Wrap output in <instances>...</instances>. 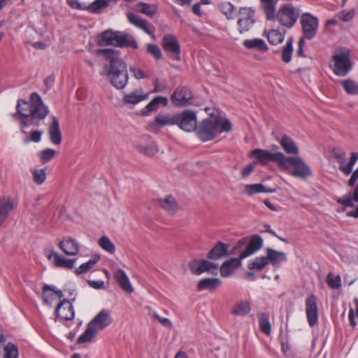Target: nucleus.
<instances>
[{"label":"nucleus","mask_w":358,"mask_h":358,"mask_svg":"<svg viewBox=\"0 0 358 358\" xmlns=\"http://www.w3.org/2000/svg\"><path fill=\"white\" fill-rule=\"evenodd\" d=\"M17 113L13 114L15 120H20L21 131L27 134L26 128L38 126V121L43 120L48 113V107L43 103L41 97L36 93L30 95V101L22 99L17 101Z\"/></svg>","instance_id":"nucleus-1"},{"label":"nucleus","mask_w":358,"mask_h":358,"mask_svg":"<svg viewBox=\"0 0 358 358\" xmlns=\"http://www.w3.org/2000/svg\"><path fill=\"white\" fill-rule=\"evenodd\" d=\"M263 246V239L259 235H253L249 242L240 240L233 248L232 254L238 258H231L224 262L220 266V275L223 278L230 276L241 265V260L253 255Z\"/></svg>","instance_id":"nucleus-2"},{"label":"nucleus","mask_w":358,"mask_h":358,"mask_svg":"<svg viewBox=\"0 0 358 358\" xmlns=\"http://www.w3.org/2000/svg\"><path fill=\"white\" fill-rule=\"evenodd\" d=\"M99 52L106 56L110 60V64L106 65L103 70L110 84L116 89H124L129 80L127 65L124 62L113 49H103Z\"/></svg>","instance_id":"nucleus-3"},{"label":"nucleus","mask_w":358,"mask_h":358,"mask_svg":"<svg viewBox=\"0 0 358 358\" xmlns=\"http://www.w3.org/2000/svg\"><path fill=\"white\" fill-rule=\"evenodd\" d=\"M231 129L230 121L224 117H215L206 119L196 128V134L203 141L212 140L222 132H228Z\"/></svg>","instance_id":"nucleus-4"},{"label":"nucleus","mask_w":358,"mask_h":358,"mask_svg":"<svg viewBox=\"0 0 358 358\" xmlns=\"http://www.w3.org/2000/svg\"><path fill=\"white\" fill-rule=\"evenodd\" d=\"M278 167L289 175L300 179L312 176L310 166L299 156H287L282 154Z\"/></svg>","instance_id":"nucleus-5"},{"label":"nucleus","mask_w":358,"mask_h":358,"mask_svg":"<svg viewBox=\"0 0 358 358\" xmlns=\"http://www.w3.org/2000/svg\"><path fill=\"white\" fill-rule=\"evenodd\" d=\"M113 322L110 313L107 310H101L94 319L88 324L85 332L78 338V343H84L92 341L99 331L103 330Z\"/></svg>","instance_id":"nucleus-6"},{"label":"nucleus","mask_w":358,"mask_h":358,"mask_svg":"<svg viewBox=\"0 0 358 358\" xmlns=\"http://www.w3.org/2000/svg\"><path fill=\"white\" fill-rule=\"evenodd\" d=\"M334 62L333 71L338 76H345L351 69L349 51L346 49L338 50L333 56Z\"/></svg>","instance_id":"nucleus-7"},{"label":"nucleus","mask_w":358,"mask_h":358,"mask_svg":"<svg viewBox=\"0 0 358 358\" xmlns=\"http://www.w3.org/2000/svg\"><path fill=\"white\" fill-rule=\"evenodd\" d=\"M45 257L56 267L71 269L75 267L76 260L67 259L55 251L52 245H48L43 250Z\"/></svg>","instance_id":"nucleus-8"},{"label":"nucleus","mask_w":358,"mask_h":358,"mask_svg":"<svg viewBox=\"0 0 358 358\" xmlns=\"http://www.w3.org/2000/svg\"><path fill=\"white\" fill-rule=\"evenodd\" d=\"M176 124L180 129L190 132L196 130V113L189 110H185L181 113L175 114Z\"/></svg>","instance_id":"nucleus-9"},{"label":"nucleus","mask_w":358,"mask_h":358,"mask_svg":"<svg viewBox=\"0 0 358 358\" xmlns=\"http://www.w3.org/2000/svg\"><path fill=\"white\" fill-rule=\"evenodd\" d=\"M300 22L303 35L302 38L308 40L313 39L318 29L317 17L309 13H306L301 15Z\"/></svg>","instance_id":"nucleus-10"},{"label":"nucleus","mask_w":358,"mask_h":358,"mask_svg":"<svg viewBox=\"0 0 358 358\" xmlns=\"http://www.w3.org/2000/svg\"><path fill=\"white\" fill-rule=\"evenodd\" d=\"M255 23V10L251 8H241L239 10V18L237 22L240 34L249 31Z\"/></svg>","instance_id":"nucleus-11"},{"label":"nucleus","mask_w":358,"mask_h":358,"mask_svg":"<svg viewBox=\"0 0 358 358\" xmlns=\"http://www.w3.org/2000/svg\"><path fill=\"white\" fill-rule=\"evenodd\" d=\"M162 47L171 59L176 61L180 60V45L175 36L165 35L162 41Z\"/></svg>","instance_id":"nucleus-12"},{"label":"nucleus","mask_w":358,"mask_h":358,"mask_svg":"<svg viewBox=\"0 0 358 358\" xmlns=\"http://www.w3.org/2000/svg\"><path fill=\"white\" fill-rule=\"evenodd\" d=\"M56 320L60 322L72 320L75 317L72 301L67 299L60 301L55 310Z\"/></svg>","instance_id":"nucleus-13"},{"label":"nucleus","mask_w":358,"mask_h":358,"mask_svg":"<svg viewBox=\"0 0 358 358\" xmlns=\"http://www.w3.org/2000/svg\"><path fill=\"white\" fill-rule=\"evenodd\" d=\"M334 157L339 164L338 169L345 176H349L358 160V152H352L348 162H347L345 154L343 152H335Z\"/></svg>","instance_id":"nucleus-14"},{"label":"nucleus","mask_w":358,"mask_h":358,"mask_svg":"<svg viewBox=\"0 0 358 358\" xmlns=\"http://www.w3.org/2000/svg\"><path fill=\"white\" fill-rule=\"evenodd\" d=\"M282 154V152H271L263 149H255L251 152V155L257 159V162L265 165L270 162H273L278 166H279Z\"/></svg>","instance_id":"nucleus-15"},{"label":"nucleus","mask_w":358,"mask_h":358,"mask_svg":"<svg viewBox=\"0 0 358 358\" xmlns=\"http://www.w3.org/2000/svg\"><path fill=\"white\" fill-rule=\"evenodd\" d=\"M306 315L310 327H314L318 322V307L316 296L311 294L305 300Z\"/></svg>","instance_id":"nucleus-16"},{"label":"nucleus","mask_w":358,"mask_h":358,"mask_svg":"<svg viewBox=\"0 0 358 358\" xmlns=\"http://www.w3.org/2000/svg\"><path fill=\"white\" fill-rule=\"evenodd\" d=\"M218 264L206 259H194L189 263V268L194 275H199L205 272L216 270Z\"/></svg>","instance_id":"nucleus-17"},{"label":"nucleus","mask_w":358,"mask_h":358,"mask_svg":"<svg viewBox=\"0 0 358 358\" xmlns=\"http://www.w3.org/2000/svg\"><path fill=\"white\" fill-rule=\"evenodd\" d=\"M17 203L8 196H0V227L12 214Z\"/></svg>","instance_id":"nucleus-18"},{"label":"nucleus","mask_w":358,"mask_h":358,"mask_svg":"<svg viewBox=\"0 0 358 358\" xmlns=\"http://www.w3.org/2000/svg\"><path fill=\"white\" fill-rule=\"evenodd\" d=\"M193 99L192 92L185 87L178 88L171 96L172 103L177 106H185L192 103Z\"/></svg>","instance_id":"nucleus-19"},{"label":"nucleus","mask_w":358,"mask_h":358,"mask_svg":"<svg viewBox=\"0 0 358 358\" xmlns=\"http://www.w3.org/2000/svg\"><path fill=\"white\" fill-rule=\"evenodd\" d=\"M175 115L173 116L167 115H158L148 124V129L153 132H158L162 127L166 126L175 125Z\"/></svg>","instance_id":"nucleus-20"},{"label":"nucleus","mask_w":358,"mask_h":358,"mask_svg":"<svg viewBox=\"0 0 358 358\" xmlns=\"http://www.w3.org/2000/svg\"><path fill=\"white\" fill-rule=\"evenodd\" d=\"M43 299L44 303L51 306L55 302L62 301L63 292L52 285H45L43 289Z\"/></svg>","instance_id":"nucleus-21"},{"label":"nucleus","mask_w":358,"mask_h":358,"mask_svg":"<svg viewBox=\"0 0 358 358\" xmlns=\"http://www.w3.org/2000/svg\"><path fill=\"white\" fill-rule=\"evenodd\" d=\"M61 250L68 256H75L80 251V244L71 236L64 237L58 245Z\"/></svg>","instance_id":"nucleus-22"},{"label":"nucleus","mask_w":358,"mask_h":358,"mask_svg":"<svg viewBox=\"0 0 358 358\" xmlns=\"http://www.w3.org/2000/svg\"><path fill=\"white\" fill-rule=\"evenodd\" d=\"M284 152L287 155L297 156L299 153V148L296 142L289 136L283 135L277 139Z\"/></svg>","instance_id":"nucleus-23"},{"label":"nucleus","mask_w":358,"mask_h":358,"mask_svg":"<svg viewBox=\"0 0 358 358\" xmlns=\"http://www.w3.org/2000/svg\"><path fill=\"white\" fill-rule=\"evenodd\" d=\"M149 94L142 89L138 88L126 94L123 97V102L127 104L136 105L148 99Z\"/></svg>","instance_id":"nucleus-24"},{"label":"nucleus","mask_w":358,"mask_h":358,"mask_svg":"<svg viewBox=\"0 0 358 358\" xmlns=\"http://www.w3.org/2000/svg\"><path fill=\"white\" fill-rule=\"evenodd\" d=\"M114 278L122 290L128 294L134 292V287L124 270L118 268L114 273Z\"/></svg>","instance_id":"nucleus-25"},{"label":"nucleus","mask_w":358,"mask_h":358,"mask_svg":"<svg viewBox=\"0 0 358 358\" xmlns=\"http://www.w3.org/2000/svg\"><path fill=\"white\" fill-rule=\"evenodd\" d=\"M48 134L51 143L55 145H60L62 143V133L57 119L52 117V122L48 127Z\"/></svg>","instance_id":"nucleus-26"},{"label":"nucleus","mask_w":358,"mask_h":358,"mask_svg":"<svg viewBox=\"0 0 358 358\" xmlns=\"http://www.w3.org/2000/svg\"><path fill=\"white\" fill-rule=\"evenodd\" d=\"M118 31L107 30L101 34L98 37V43L101 46H117Z\"/></svg>","instance_id":"nucleus-27"},{"label":"nucleus","mask_w":358,"mask_h":358,"mask_svg":"<svg viewBox=\"0 0 358 358\" xmlns=\"http://www.w3.org/2000/svg\"><path fill=\"white\" fill-rule=\"evenodd\" d=\"M159 205L167 213L174 214L179 210V206L175 198L169 195L158 199Z\"/></svg>","instance_id":"nucleus-28"},{"label":"nucleus","mask_w":358,"mask_h":358,"mask_svg":"<svg viewBox=\"0 0 358 358\" xmlns=\"http://www.w3.org/2000/svg\"><path fill=\"white\" fill-rule=\"evenodd\" d=\"M266 251L268 263H271L273 266L279 265L287 260V254L284 252L277 251L271 248H267Z\"/></svg>","instance_id":"nucleus-29"},{"label":"nucleus","mask_w":358,"mask_h":358,"mask_svg":"<svg viewBox=\"0 0 358 358\" xmlns=\"http://www.w3.org/2000/svg\"><path fill=\"white\" fill-rule=\"evenodd\" d=\"M137 149L141 153L148 157H153L159 152L157 145L151 140H142L137 145Z\"/></svg>","instance_id":"nucleus-30"},{"label":"nucleus","mask_w":358,"mask_h":358,"mask_svg":"<svg viewBox=\"0 0 358 358\" xmlns=\"http://www.w3.org/2000/svg\"><path fill=\"white\" fill-rule=\"evenodd\" d=\"M243 46L248 50H257L260 52H266L268 50V47L266 42L258 38L246 39L243 42Z\"/></svg>","instance_id":"nucleus-31"},{"label":"nucleus","mask_w":358,"mask_h":358,"mask_svg":"<svg viewBox=\"0 0 358 358\" xmlns=\"http://www.w3.org/2000/svg\"><path fill=\"white\" fill-rule=\"evenodd\" d=\"M228 245L221 241H219L210 250L207 257L210 259L217 260L225 257L227 254Z\"/></svg>","instance_id":"nucleus-32"},{"label":"nucleus","mask_w":358,"mask_h":358,"mask_svg":"<svg viewBox=\"0 0 358 358\" xmlns=\"http://www.w3.org/2000/svg\"><path fill=\"white\" fill-rule=\"evenodd\" d=\"M250 310L251 306L250 302L247 300H240L233 306L231 313L234 315L243 317L248 315Z\"/></svg>","instance_id":"nucleus-33"},{"label":"nucleus","mask_w":358,"mask_h":358,"mask_svg":"<svg viewBox=\"0 0 358 358\" xmlns=\"http://www.w3.org/2000/svg\"><path fill=\"white\" fill-rule=\"evenodd\" d=\"M127 18L129 22L134 26L142 29L146 34L152 35L154 37L152 31H151L148 27L147 22L140 16L137 15L134 13L127 14Z\"/></svg>","instance_id":"nucleus-34"},{"label":"nucleus","mask_w":358,"mask_h":358,"mask_svg":"<svg viewBox=\"0 0 358 358\" xmlns=\"http://www.w3.org/2000/svg\"><path fill=\"white\" fill-rule=\"evenodd\" d=\"M222 284V281L217 278H206L201 279L198 285L197 288L199 290L209 289L210 291H215Z\"/></svg>","instance_id":"nucleus-35"},{"label":"nucleus","mask_w":358,"mask_h":358,"mask_svg":"<svg viewBox=\"0 0 358 358\" xmlns=\"http://www.w3.org/2000/svg\"><path fill=\"white\" fill-rule=\"evenodd\" d=\"M285 31H280L278 29H271L269 31H264V36L267 37L270 44L276 45L281 43L285 38Z\"/></svg>","instance_id":"nucleus-36"},{"label":"nucleus","mask_w":358,"mask_h":358,"mask_svg":"<svg viewBox=\"0 0 358 358\" xmlns=\"http://www.w3.org/2000/svg\"><path fill=\"white\" fill-rule=\"evenodd\" d=\"M117 46H130L136 49L138 48V43L133 36L129 34L118 31Z\"/></svg>","instance_id":"nucleus-37"},{"label":"nucleus","mask_w":358,"mask_h":358,"mask_svg":"<svg viewBox=\"0 0 358 358\" xmlns=\"http://www.w3.org/2000/svg\"><path fill=\"white\" fill-rule=\"evenodd\" d=\"M244 190L248 196L258 193H273L275 192V189H266L262 184L246 185Z\"/></svg>","instance_id":"nucleus-38"},{"label":"nucleus","mask_w":358,"mask_h":358,"mask_svg":"<svg viewBox=\"0 0 358 358\" xmlns=\"http://www.w3.org/2000/svg\"><path fill=\"white\" fill-rule=\"evenodd\" d=\"M109 5V1L107 0H95L94 2L87 5V11L92 13H100L103 9L106 8Z\"/></svg>","instance_id":"nucleus-39"},{"label":"nucleus","mask_w":358,"mask_h":358,"mask_svg":"<svg viewBox=\"0 0 358 358\" xmlns=\"http://www.w3.org/2000/svg\"><path fill=\"white\" fill-rule=\"evenodd\" d=\"M98 245L109 254L113 255L115 252V245L107 236H102L98 241Z\"/></svg>","instance_id":"nucleus-40"},{"label":"nucleus","mask_w":358,"mask_h":358,"mask_svg":"<svg viewBox=\"0 0 358 358\" xmlns=\"http://www.w3.org/2000/svg\"><path fill=\"white\" fill-rule=\"evenodd\" d=\"M268 264H269L268 259L266 255V256H259V257H255L252 261H250V262L249 263V268L255 269L257 271H262Z\"/></svg>","instance_id":"nucleus-41"},{"label":"nucleus","mask_w":358,"mask_h":358,"mask_svg":"<svg viewBox=\"0 0 358 358\" xmlns=\"http://www.w3.org/2000/svg\"><path fill=\"white\" fill-rule=\"evenodd\" d=\"M259 324L260 330L266 336H269L271 332V326L269 322L268 315L266 313H262L259 315Z\"/></svg>","instance_id":"nucleus-42"},{"label":"nucleus","mask_w":358,"mask_h":358,"mask_svg":"<svg viewBox=\"0 0 358 358\" xmlns=\"http://www.w3.org/2000/svg\"><path fill=\"white\" fill-rule=\"evenodd\" d=\"M100 257L95 256L90 259L88 262L82 264L75 270V273L78 275L83 274L90 271L99 261Z\"/></svg>","instance_id":"nucleus-43"},{"label":"nucleus","mask_w":358,"mask_h":358,"mask_svg":"<svg viewBox=\"0 0 358 358\" xmlns=\"http://www.w3.org/2000/svg\"><path fill=\"white\" fill-rule=\"evenodd\" d=\"M138 12L148 17H152L157 13V7L155 5L145 3H139L136 6Z\"/></svg>","instance_id":"nucleus-44"},{"label":"nucleus","mask_w":358,"mask_h":358,"mask_svg":"<svg viewBox=\"0 0 358 358\" xmlns=\"http://www.w3.org/2000/svg\"><path fill=\"white\" fill-rule=\"evenodd\" d=\"M3 358H19L17 347L13 343H8L3 348Z\"/></svg>","instance_id":"nucleus-45"},{"label":"nucleus","mask_w":358,"mask_h":358,"mask_svg":"<svg viewBox=\"0 0 358 358\" xmlns=\"http://www.w3.org/2000/svg\"><path fill=\"white\" fill-rule=\"evenodd\" d=\"M220 11L227 17L228 20H232L234 17L235 6L230 2H224L219 6Z\"/></svg>","instance_id":"nucleus-46"},{"label":"nucleus","mask_w":358,"mask_h":358,"mask_svg":"<svg viewBox=\"0 0 358 358\" xmlns=\"http://www.w3.org/2000/svg\"><path fill=\"white\" fill-rule=\"evenodd\" d=\"M345 91L350 94H358V83L351 79H346L341 82Z\"/></svg>","instance_id":"nucleus-47"},{"label":"nucleus","mask_w":358,"mask_h":358,"mask_svg":"<svg viewBox=\"0 0 358 358\" xmlns=\"http://www.w3.org/2000/svg\"><path fill=\"white\" fill-rule=\"evenodd\" d=\"M168 102V99L165 96H156L150 103H148L145 108L148 110V113H149L156 110L157 106L158 104L161 103L164 106H167Z\"/></svg>","instance_id":"nucleus-48"},{"label":"nucleus","mask_w":358,"mask_h":358,"mask_svg":"<svg viewBox=\"0 0 358 358\" xmlns=\"http://www.w3.org/2000/svg\"><path fill=\"white\" fill-rule=\"evenodd\" d=\"M292 38H289L282 52V60L285 63H289L292 60L293 46H292Z\"/></svg>","instance_id":"nucleus-49"},{"label":"nucleus","mask_w":358,"mask_h":358,"mask_svg":"<svg viewBox=\"0 0 358 358\" xmlns=\"http://www.w3.org/2000/svg\"><path fill=\"white\" fill-rule=\"evenodd\" d=\"M40 161L43 163H47L50 161L57 155V152L51 148H46L38 152Z\"/></svg>","instance_id":"nucleus-50"},{"label":"nucleus","mask_w":358,"mask_h":358,"mask_svg":"<svg viewBox=\"0 0 358 358\" xmlns=\"http://www.w3.org/2000/svg\"><path fill=\"white\" fill-rule=\"evenodd\" d=\"M34 181L38 184H43L46 180V173L44 169H33L31 171Z\"/></svg>","instance_id":"nucleus-51"},{"label":"nucleus","mask_w":358,"mask_h":358,"mask_svg":"<svg viewBox=\"0 0 358 358\" xmlns=\"http://www.w3.org/2000/svg\"><path fill=\"white\" fill-rule=\"evenodd\" d=\"M327 282L329 287L333 289H338L341 285V280L339 275L329 273L327 275Z\"/></svg>","instance_id":"nucleus-52"},{"label":"nucleus","mask_w":358,"mask_h":358,"mask_svg":"<svg viewBox=\"0 0 358 358\" xmlns=\"http://www.w3.org/2000/svg\"><path fill=\"white\" fill-rule=\"evenodd\" d=\"M147 52L148 54L152 55L156 59H160L162 57L160 48L155 44H148Z\"/></svg>","instance_id":"nucleus-53"},{"label":"nucleus","mask_w":358,"mask_h":358,"mask_svg":"<svg viewBox=\"0 0 358 358\" xmlns=\"http://www.w3.org/2000/svg\"><path fill=\"white\" fill-rule=\"evenodd\" d=\"M355 10L354 9L350 10H343L337 14V17L343 22L350 21L355 16Z\"/></svg>","instance_id":"nucleus-54"},{"label":"nucleus","mask_w":358,"mask_h":358,"mask_svg":"<svg viewBox=\"0 0 358 358\" xmlns=\"http://www.w3.org/2000/svg\"><path fill=\"white\" fill-rule=\"evenodd\" d=\"M130 71L137 80L143 79L148 76L145 72L138 66H131Z\"/></svg>","instance_id":"nucleus-55"},{"label":"nucleus","mask_w":358,"mask_h":358,"mask_svg":"<svg viewBox=\"0 0 358 358\" xmlns=\"http://www.w3.org/2000/svg\"><path fill=\"white\" fill-rule=\"evenodd\" d=\"M43 132L41 131H34L30 134L29 138H25L24 142L27 144L30 142L38 143L41 140Z\"/></svg>","instance_id":"nucleus-56"},{"label":"nucleus","mask_w":358,"mask_h":358,"mask_svg":"<svg viewBox=\"0 0 358 358\" xmlns=\"http://www.w3.org/2000/svg\"><path fill=\"white\" fill-rule=\"evenodd\" d=\"M69 5L74 8L81 10H86V3H81L79 0H67Z\"/></svg>","instance_id":"nucleus-57"},{"label":"nucleus","mask_w":358,"mask_h":358,"mask_svg":"<svg viewBox=\"0 0 358 358\" xmlns=\"http://www.w3.org/2000/svg\"><path fill=\"white\" fill-rule=\"evenodd\" d=\"M154 317L156 318L163 326L169 328L173 327V324L169 319L162 317L157 313L154 314Z\"/></svg>","instance_id":"nucleus-58"},{"label":"nucleus","mask_w":358,"mask_h":358,"mask_svg":"<svg viewBox=\"0 0 358 358\" xmlns=\"http://www.w3.org/2000/svg\"><path fill=\"white\" fill-rule=\"evenodd\" d=\"M155 87L152 91V93L162 92L166 89V85L165 84H161L158 80H156L154 82Z\"/></svg>","instance_id":"nucleus-59"},{"label":"nucleus","mask_w":358,"mask_h":358,"mask_svg":"<svg viewBox=\"0 0 358 358\" xmlns=\"http://www.w3.org/2000/svg\"><path fill=\"white\" fill-rule=\"evenodd\" d=\"M358 180V168L352 173L350 178L348 182V185L349 187H352L355 185V182Z\"/></svg>","instance_id":"nucleus-60"},{"label":"nucleus","mask_w":358,"mask_h":358,"mask_svg":"<svg viewBox=\"0 0 358 358\" xmlns=\"http://www.w3.org/2000/svg\"><path fill=\"white\" fill-rule=\"evenodd\" d=\"M89 285L94 289H102L104 287V282L103 280H92L89 282Z\"/></svg>","instance_id":"nucleus-61"},{"label":"nucleus","mask_w":358,"mask_h":358,"mask_svg":"<svg viewBox=\"0 0 358 358\" xmlns=\"http://www.w3.org/2000/svg\"><path fill=\"white\" fill-rule=\"evenodd\" d=\"M253 169H254L253 165H252V164L247 165L245 167H244L242 169V171H241L242 177L245 178V177L248 176L251 173V172L253 171Z\"/></svg>","instance_id":"nucleus-62"},{"label":"nucleus","mask_w":358,"mask_h":358,"mask_svg":"<svg viewBox=\"0 0 358 358\" xmlns=\"http://www.w3.org/2000/svg\"><path fill=\"white\" fill-rule=\"evenodd\" d=\"M304 40L305 38H301L299 41V48H298V50L296 51V54L300 56V57H304V53H303V44H304Z\"/></svg>","instance_id":"nucleus-63"},{"label":"nucleus","mask_w":358,"mask_h":358,"mask_svg":"<svg viewBox=\"0 0 358 358\" xmlns=\"http://www.w3.org/2000/svg\"><path fill=\"white\" fill-rule=\"evenodd\" d=\"M346 215L350 217L358 218V205L355 209L348 211Z\"/></svg>","instance_id":"nucleus-64"}]
</instances>
